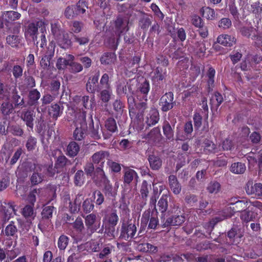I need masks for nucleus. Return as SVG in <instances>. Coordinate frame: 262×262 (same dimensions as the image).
Returning <instances> with one entry per match:
<instances>
[{"instance_id": "1", "label": "nucleus", "mask_w": 262, "mask_h": 262, "mask_svg": "<svg viewBox=\"0 0 262 262\" xmlns=\"http://www.w3.org/2000/svg\"><path fill=\"white\" fill-rule=\"evenodd\" d=\"M53 33L55 36L58 45L62 48L64 49H69L72 46V41H71L72 37L71 33L63 32L61 33H56V30L53 28L52 29Z\"/></svg>"}, {"instance_id": "2", "label": "nucleus", "mask_w": 262, "mask_h": 262, "mask_svg": "<svg viewBox=\"0 0 262 262\" xmlns=\"http://www.w3.org/2000/svg\"><path fill=\"white\" fill-rule=\"evenodd\" d=\"M55 45L51 43L48 48L46 54L42 56L40 61V66L44 70H49L53 67L52 58L54 55Z\"/></svg>"}, {"instance_id": "3", "label": "nucleus", "mask_w": 262, "mask_h": 262, "mask_svg": "<svg viewBox=\"0 0 262 262\" xmlns=\"http://www.w3.org/2000/svg\"><path fill=\"white\" fill-rule=\"evenodd\" d=\"M176 104L173 101V94L172 92L166 93L160 99L159 105L161 106V111L164 112L171 110Z\"/></svg>"}, {"instance_id": "4", "label": "nucleus", "mask_w": 262, "mask_h": 262, "mask_svg": "<svg viewBox=\"0 0 262 262\" xmlns=\"http://www.w3.org/2000/svg\"><path fill=\"white\" fill-rule=\"evenodd\" d=\"M80 117L82 120L80 122V126H77L73 133V137L75 140L78 141H80L85 137L86 132L88 129L85 113H82Z\"/></svg>"}, {"instance_id": "5", "label": "nucleus", "mask_w": 262, "mask_h": 262, "mask_svg": "<svg viewBox=\"0 0 262 262\" xmlns=\"http://www.w3.org/2000/svg\"><path fill=\"white\" fill-rule=\"evenodd\" d=\"M44 22L39 20L37 21L36 23H31L28 25L25 30V36H28L32 38L33 41L35 42L37 40V34L38 32V28L43 25Z\"/></svg>"}, {"instance_id": "6", "label": "nucleus", "mask_w": 262, "mask_h": 262, "mask_svg": "<svg viewBox=\"0 0 262 262\" xmlns=\"http://www.w3.org/2000/svg\"><path fill=\"white\" fill-rule=\"evenodd\" d=\"M99 77V71L96 72L95 75L89 78L86 84V89L88 92L90 93H94L95 91H98L100 90L98 84Z\"/></svg>"}, {"instance_id": "7", "label": "nucleus", "mask_w": 262, "mask_h": 262, "mask_svg": "<svg viewBox=\"0 0 262 262\" xmlns=\"http://www.w3.org/2000/svg\"><path fill=\"white\" fill-rule=\"evenodd\" d=\"M115 26L116 29V34H118V38L117 39V42L115 46V49L117 48L118 42L119 40L120 35L124 31H128L129 27L127 25H125L123 18L121 17H118L115 21Z\"/></svg>"}, {"instance_id": "8", "label": "nucleus", "mask_w": 262, "mask_h": 262, "mask_svg": "<svg viewBox=\"0 0 262 262\" xmlns=\"http://www.w3.org/2000/svg\"><path fill=\"white\" fill-rule=\"evenodd\" d=\"M252 181H248L245 187V190L248 194H255L260 196H262V184L255 183L253 186Z\"/></svg>"}, {"instance_id": "9", "label": "nucleus", "mask_w": 262, "mask_h": 262, "mask_svg": "<svg viewBox=\"0 0 262 262\" xmlns=\"http://www.w3.org/2000/svg\"><path fill=\"white\" fill-rule=\"evenodd\" d=\"M103 163V162H102L101 164L96 168V173L92 179V180L95 184H97L98 182L102 184L105 183V182L109 180L102 169Z\"/></svg>"}, {"instance_id": "10", "label": "nucleus", "mask_w": 262, "mask_h": 262, "mask_svg": "<svg viewBox=\"0 0 262 262\" xmlns=\"http://www.w3.org/2000/svg\"><path fill=\"white\" fill-rule=\"evenodd\" d=\"M185 221V217L183 215H173L168 217L162 227L180 226Z\"/></svg>"}, {"instance_id": "11", "label": "nucleus", "mask_w": 262, "mask_h": 262, "mask_svg": "<svg viewBox=\"0 0 262 262\" xmlns=\"http://www.w3.org/2000/svg\"><path fill=\"white\" fill-rule=\"evenodd\" d=\"M35 114L33 111L27 110L23 111L21 114V119L26 122L27 127L30 128L32 130L33 128Z\"/></svg>"}, {"instance_id": "12", "label": "nucleus", "mask_w": 262, "mask_h": 262, "mask_svg": "<svg viewBox=\"0 0 262 262\" xmlns=\"http://www.w3.org/2000/svg\"><path fill=\"white\" fill-rule=\"evenodd\" d=\"M148 161L149 163L150 168L152 170H158L161 168L162 165V160L161 158L154 155H149L148 157Z\"/></svg>"}, {"instance_id": "13", "label": "nucleus", "mask_w": 262, "mask_h": 262, "mask_svg": "<svg viewBox=\"0 0 262 262\" xmlns=\"http://www.w3.org/2000/svg\"><path fill=\"white\" fill-rule=\"evenodd\" d=\"M226 236L231 242L233 243L235 238H241L243 236V234L241 232V229L238 226L233 225L227 232Z\"/></svg>"}, {"instance_id": "14", "label": "nucleus", "mask_w": 262, "mask_h": 262, "mask_svg": "<svg viewBox=\"0 0 262 262\" xmlns=\"http://www.w3.org/2000/svg\"><path fill=\"white\" fill-rule=\"evenodd\" d=\"M217 42L226 47H231L236 42L234 36L225 34L221 35L217 38Z\"/></svg>"}, {"instance_id": "15", "label": "nucleus", "mask_w": 262, "mask_h": 262, "mask_svg": "<svg viewBox=\"0 0 262 262\" xmlns=\"http://www.w3.org/2000/svg\"><path fill=\"white\" fill-rule=\"evenodd\" d=\"M55 209V207L53 206H44L41 212V221H47V224H50Z\"/></svg>"}, {"instance_id": "16", "label": "nucleus", "mask_w": 262, "mask_h": 262, "mask_svg": "<svg viewBox=\"0 0 262 262\" xmlns=\"http://www.w3.org/2000/svg\"><path fill=\"white\" fill-rule=\"evenodd\" d=\"M24 83L19 86L23 90L29 89L35 86V80L33 76L28 74L25 71L24 73Z\"/></svg>"}, {"instance_id": "17", "label": "nucleus", "mask_w": 262, "mask_h": 262, "mask_svg": "<svg viewBox=\"0 0 262 262\" xmlns=\"http://www.w3.org/2000/svg\"><path fill=\"white\" fill-rule=\"evenodd\" d=\"M247 202H246L244 200H238L235 201V202H231L230 203L231 205L233 206H230L229 207L230 209L232 211V215L235 212H243L244 210H246L245 208L247 207Z\"/></svg>"}, {"instance_id": "18", "label": "nucleus", "mask_w": 262, "mask_h": 262, "mask_svg": "<svg viewBox=\"0 0 262 262\" xmlns=\"http://www.w3.org/2000/svg\"><path fill=\"white\" fill-rule=\"evenodd\" d=\"M168 182L172 192L176 194H179L181 190V186L177 177L174 175H170L168 177Z\"/></svg>"}, {"instance_id": "19", "label": "nucleus", "mask_w": 262, "mask_h": 262, "mask_svg": "<svg viewBox=\"0 0 262 262\" xmlns=\"http://www.w3.org/2000/svg\"><path fill=\"white\" fill-rule=\"evenodd\" d=\"M147 108V104L146 102H139L137 103L135 106L136 114L134 115V116H136V118L139 120H142L144 113Z\"/></svg>"}, {"instance_id": "20", "label": "nucleus", "mask_w": 262, "mask_h": 262, "mask_svg": "<svg viewBox=\"0 0 262 262\" xmlns=\"http://www.w3.org/2000/svg\"><path fill=\"white\" fill-rule=\"evenodd\" d=\"M246 169V165L242 162H234L231 164L230 170L232 173L237 174H243Z\"/></svg>"}, {"instance_id": "21", "label": "nucleus", "mask_w": 262, "mask_h": 262, "mask_svg": "<svg viewBox=\"0 0 262 262\" xmlns=\"http://www.w3.org/2000/svg\"><path fill=\"white\" fill-rule=\"evenodd\" d=\"M110 157V153L106 151L100 150L95 152L92 157V161L95 164H98L104 159H107Z\"/></svg>"}, {"instance_id": "22", "label": "nucleus", "mask_w": 262, "mask_h": 262, "mask_svg": "<svg viewBox=\"0 0 262 262\" xmlns=\"http://www.w3.org/2000/svg\"><path fill=\"white\" fill-rule=\"evenodd\" d=\"M63 110V106H60L56 103L52 104L50 108H49V113L52 118L57 119V118L62 113Z\"/></svg>"}, {"instance_id": "23", "label": "nucleus", "mask_w": 262, "mask_h": 262, "mask_svg": "<svg viewBox=\"0 0 262 262\" xmlns=\"http://www.w3.org/2000/svg\"><path fill=\"white\" fill-rule=\"evenodd\" d=\"M116 59V55L114 52L104 53L100 58L102 64H110L114 63Z\"/></svg>"}, {"instance_id": "24", "label": "nucleus", "mask_w": 262, "mask_h": 262, "mask_svg": "<svg viewBox=\"0 0 262 262\" xmlns=\"http://www.w3.org/2000/svg\"><path fill=\"white\" fill-rule=\"evenodd\" d=\"M142 79L143 81L141 82H139L137 86V91L140 92L144 96H146L150 89L149 83L147 79L144 78H142Z\"/></svg>"}, {"instance_id": "25", "label": "nucleus", "mask_w": 262, "mask_h": 262, "mask_svg": "<svg viewBox=\"0 0 262 262\" xmlns=\"http://www.w3.org/2000/svg\"><path fill=\"white\" fill-rule=\"evenodd\" d=\"M163 134L167 140H173L174 132L169 123L166 121L162 126Z\"/></svg>"}, {"instance_id": "26", "label": "nucleus", "mask_w": 262, "mask_h": 262, "mask_svg": "<svg viewBox=\"0 0 262 262\" xmlns=\"http://www.w3.org/2000/svg\"><path fill=\"white\" fill-rule=\"evenodd\" d=\"M147 137L154 142H159L162 139L160 128L158 127L154 128L148 133Z\"/></svg>"}, {"instance_id": "27", "label": "nucleus", "mask_w": 262, "mask_h": 262, "mask_svg": "<svg viewBox=\"0 0 262 262\" xmlns=\"http://www.w3.org/2000/svg\"><path fill=\"white\" fill-rule=\"evenodd\" d=\"M257 216V214L256 213H255L254 211L246 209L244 210L242 213L241 217L244 222L248 223L250 221H254Z\"/></svg>"}, {"instance_id": "28", "label": "nucleus", "mask_w": 262, "mask_h": 262, "mask_svg": "<svg viewBox=\"0 0 262 262\" xmlns=\"http://www.w3.org/2000/svg\"><path fill=\"white\" fill-rule=\"evenodd\" d=\"M166 75H161L160 76H152V82L155 91H159L163 87V81Z\"/></svg>"}, {"instance_id": "29", "label": "nucleus", "mask_w": 262, "mask_h": 262, "mask_svg": "<svg viewBox=\"0 0 262 262\" xmlns=\"http://www.w3.org/2000/svg\"><path fill=\"white\" fill-rule=\"evenodd\" d=\"M79 149V146L76 142H71L67 149L68 155L71 157L76 156L78 153Z\"/></svg>"}, {"instance_id": "30", "label": "nucleus", "mask_w": 262, "mask_h": 262, "mask_svg": "<svg viewBox=\"0 0 262 262\" xmlns=\"http://www.w3.org/2000/svg\"><path fill=\"white\" fill-rule=\"evenodd\" d=\"M40 96V93L36 89L30 91L29 93V100L28 104L32 106L37 104L38 100L39 99Z\"/></svg>"}, {"instance_id": "31", "label": "nucleus", "mask_w": 262, "mask_h": 262, "mask_svg": "<svg viewBox=\"0 0 262 262\" xmlns=\"http://www.w3.org/2000/svg\"><path fill=\"white\" fill-rule=\"evenodd\" d=\"M135 178L136 181H137V179L138 178V175L136 171L132 169H128L125 171L124 174V182L127 184L130 183V182L133 180L134 178Z\"/></svg>"}, {"instance_id": "32", "label": "nucleus", "mask_w": 262, "mask_h": 262, "mask_svg": "<svg viewBox=\"0 0 262 262\" xmlns=\"http://www.w3.org/2000/svg\"><path fill=\"white\" fill-rule=\"evenodd\" d=\"M76 11L74 5H71L68 6L64 12V15L66 18L68 19H73L77 17L78 15Z\"/></svg>"}, {"instance_id": "33", "label": "nucleus", "mask_w": 262, "mask_h": 262, "mask_svg": "<svg viewBox=\"0 0 262 262\" xmlns=\"http://www.w3.org/2000/svg\"><path fill=\"white\" fill-rule=\"evenodd\" d=\"M10 132L15 136H22L24 130L18 124L8 125L7 127V133Z\"/></svg>"}, {"instance_id": "34", "label": "nucleus", "mask_w": 262, "mask_h": 262, "mask_svg": "<svg viewBox=\"0 0 262 262\" xmlns=\"http://www.w3.org/2000/svg\"><path fill=\"white\" fill-rule=\"evenodd\" d=\"M168 198L167 195H163L158 203V207L159 210L161 211L162 216L164 215V213L168 208Z\"/></svg>"}, {"instance_id": "35", "label": "nucleus", "mask_w": 262, "mask_h": 262, "mask_svg": "<svg viewBox=\"0 0 262 262\" xmlns=\"http://www.w3.org/2000/svg\"><path fill=\"white\" fill-rule=\"evenodd\" d=\"M2 114L4 116H9L14 111V107L12 103L9 101L4 102L1 107Z\"/></svg>"}, {"instance_id": "36", "label": "nucleus", "mask_w": 262, "mask_h": 262, "mask_svg": "<svg viewBox=\"0 0 262 262\" xmlns=\"http://www.w3.org/2000/svg\"><path fill=\"white\" fill-rule=\"evenodd\" d=\"M38 169H36L30 180L32 185H36L39 183H41L44 179L43 174L41 172H38Z\"/></svg>"}, {"instance_id": "37", "label": "nucleus", "mask_w": 262, "mask_h": 262, "mask_svg": "<svg viewBox=\"0 0 262 262\" xmlns=\"http://www.w3.org/2000/svg\"><path fill=\"white\" fill-rule=\"evenodd\" d=\"M7 43L13 48H17L20 41V37L17 35H9L6 37Z\"/></svg>"}, {"instance_id": "38", "label": "nucleus", "mask_w": 262, "mask_h": 262, "mask_svg": "<svg viewBox=\"0 0 262 262\" xmlns=\"http://www.w3.org/2000/svg\"><path fill=\"white\" fill-rule=\"evenodd\" d=\"M96 216L94 214H91L85 217V223L86 226L90 229L91 232H93L97 230L96 226H93L96 221Z\"/></svg>"}, {"instance_id": "39", "label": "nucleus", "mask_w": 262, "mask_h": 262, "mask_svg": "<svg viewBox=\"0 0 262 262\" xmlns=\"http://www.w3.org/2000/svg\"><path fill=\"white\" fill-rule=\"evenodd\" d=\"M126 97L127 99L129 116L132 118L134 117V115L136 114L135 106L136 103H135V100L133 97V95L127 94Z\"/></svg>"}, {"instance_id": "40", "label": "nucleus", "mask_w": 262, "mask_h": 262, "mask_svg": "<svg viewBox=\"0 0 262 262\" xmlns=\"http://www.w3.org/2000/svg\"><path fill=\"white\" fill-rule=\"evenodd\" d=\"M102 184L103 185L102 191L104 193L105 196L108 197H115L116 194V192L113 190V187L110 183V180Z\"/></svg>"}, {"instance_id": "41", "label": "nucleus", "mask_w": 262, "mask_h": 262, "mask_svg": "<svg viewBox=\"0 0 262 262\" xmlns=\"http://www.w3.org/2000/svg\"><path fill=\"white\" fill-rule=\"evenodd\" d=\"M74 184L76 186H81L84 183V174L82 170H78L74 176Z\"/></svg>"}, {"instance_id": "42", "label": "nucleus", "mask_w": 262, "mask_h": 262, "mask_svg": "<svg viewBox=\"0 0 262 262\" xmlns=\"http://www.w3.org/2000/svg\"><path fill=\"white\" fill-rule=\"evenodd\" d=\"M204 150L206 154L215 153L217 151L216 145L212 141L206 139L204 142Z\"/></svg>"}, {"instance_id": "43", "label": "nucleus", "mask_w": 262, "mask_h": 262, "mask_svg": "<svg viewBox=\"0 0 262 262\" xmlns=\"http://www.w3.org/2000/svg\"><path fill=\"white\" fill-rule=\"evenodd\" d=\"M151 18L152 16L149 17L148 16L145 15L141 17L139 21V26L141 29L144 31H147L149 26L151 24Z\"/></svg>"}, {"instance_id": "44", "label": "nucleus", "mask_w": 262, "mask_h": 262, "mask_svg": "<svg viewBox=\"0 0 262 262\" xmlns=\"http://www.w3.org/2000/svg\"><path fill=\"white\" fill-rule=\"evenodd\" d=\"M72 162L68 160L64 156H59L55 162V168H62L66 165H70Z\"/></svg>"}, {"instance_id": "45", "label": "nucleus", "mask_w": 262, "mask_h": 262, "mask_svg": "<svg viewBox=\"0 0 262 262\" xmlns=\"http://www.w3.org/2000/svg\"><path fill=\"white\" fill-rule=\"evenodd\" d=\"M228 163L227 157L224 154H221L217 155V158L214 160V164L217 167L226 166Z\"/></svg>"}, {"instance_id": "46", "label": "nucleus", "mask_w": 262, "mask_h": 262, "mask_svg": "<svg viewBox=\"0 0 262 262\" xmlns=\"http://www.w3.org/2000/svg\"><path fill=\"white\" fill-rule=\"evenodd\" d=\"M84 170L87 177H90L92 179L96 173V168L94 163L92 162L87 163L84 167Z\"/></svg>"}, {"instance_id": "47", "label": "nucleus", "mask_w": 262, "mask_h": 262, "mask_svg": "<svg viewBox=\"0 0 262 262\" xmlns=\"http://www.w3.org/2000/svg\"><path fill=\"white\" fill-rule=\"evenodd\" d=\"M232 216V214L226 213L225 211H222L221 214L217 216L213 217L211 221L213 223H211L214 226L218 223L225 219L230 218Z\"/></svg>"}, {"instance_id": "48", "label": "nucleus", "mask_w": 262, "mask_h": 262, "mask_svg": "<svg viewBox=\"0 0 262 262\" xmlns=\"http://www.w3.org/2000/svg\"><path fill=\"white\" fill-rule=\"evenodd\" d=\"M221 189V185L217 181H211L208 184L207 190L210 193H217Z\"/></svg>"}, {"instance_id": "49", "label": "nucleus", "mask_w": 262, "mask_h": 262, "mask_svg": "<svg viewBox=\"0 0 262 262\" xmlns=\"http://www.w3.org/2000/svg\"><path fill=\"white\" fill-rule=\"evenodd\" d=\"M139 248H140V250L141 251L143 252H151L156 253L158 251V248L157 247L149 243L140 244L139 245Z\"/></svg>"}, {"instance_id": "50", "label": "nucleus", "mask_w": 262, "mask_h": 262, "mask_svg": "<svg viewBox=\"0 0 262 262\" xmlns=\"http://www.w3.org/2000/svg\"><path fill=\"white\" fill-rule=\"evenodd\" d=\"M105 126L108 130L113 133L115 132L117 128L116 120L112 117L108 118L106 120Z\"/></svg>"}, {"instance_id": "51", "label": "nucleus", "mask_w": 262, "mask_h": 262, "mask_svg": "<svg viewBox=\"0 0 262 262\" xmlns=\"http://www.w3.org/2000/svg\"><path fill=\"white\" fill-rule=\"evenodd\" d=\"M159 120V113L157 110L152 111V112L150 116V118H147L146 123L148 126L155 125Z\"/></svg>"}, {"instance_id": "52", "label": "nucleus", "mask_w": 262, "mask_h": 262, "mask_svg": "<svg viewBox=\"0 0 262 262\" xmlns=\"http://www.w3.org/2000/svg\"><path fill=\"white\" fill-rule=\"evenodd\" d=\"M74 6L75 7L76 11H78V12H77L78 15L85 13L86 9L88 8L86 5V3L83 0H79Z\"/></svg>"}, {"instance_id": "53", "label": "nucleus", "mask_w": 262, "mask_h": 262, "mask_svg": "<svg viewBox=\"0 0 262 262\" xmlns=\"http://www.w3.org/2000/svg\"><path fill=\"white\" fill-rule=\"evenodd\" d=\"M95 203L98 205H101L104 200V198L102 193L98 190H95L93 193Z\"/></svg>"}, {"instance_id": "54", "label": "nucleus", "mask_w": 262, "mask_h": 262, "mask_svg": "<svg viewBox=\"0 0 262 262\" xmlns=\"http://www.w3.org/2000/svg\"><path fill=\"white\" fill-rule=\"evenodd\" d=\"M148 184L146 181L144 180L142 182L141 189H140V193L142 196V198L144 200H146L148 196V193H149V190H148Z\"/></svg>"}, {"instance_id": "55", "label": "nucleus", "mask_w": 262, "mask_h": 262, "mask_svg": "<svg viewBox=\"0 0 262 262\" xmlns=\"http://www.w3.org/2000/svg\"><path fill=\"white\" fill-rule=\"evenodd\" d=\"M213 223L211 221L208 223L204 224L203 227L206 230V235L205 236V238L209 239H213V237L211 236V232L214 229V225L212 224Z\"/></svg>"}, {"instance_id": "56", "label": "nucleus", "mask_w": 262, "mask_h": 262, "mask_svg": "<svg viewBox=\"0 0 262 262\" xmlns=\"http://www.w3.org/2000/svg\"><path fill=\"white\" fill-rule=\"evenodd\" d=\"M17 232V229L14 225V222L12 221L6 227L5 234L7 236H13Z\"/></svg>"}, {"instance_id": "57", "label": "nucleus", "mask_w": 262, "mask_h": 262, "mask_svg": "<svg viewBox=\"0 0 262 262\" xmlns=\"http://www.w3.org/2000/svg\"><path fill=\"white\" fill-rule=\"evenodd\" d=\"M252 12L255 15H260L262 13V4L259 2L253 3L251 5Z\"/></svg>"}, {"instance_id": "58", "label": "nucleus", "mask_w": 262, "mask_h": 262, "mask_svg": "<svg viewBox=\"0 0 262 262\" xmlns=\"http://www.w3.org/2000/svg\"><path fill=\"white\" fill-rule=\"evenodd\" d=\"M60 83L58 80H53L50 83V91L53 95H57L58 94V91L60 88Z\"/></svg>"}, {"instance_id": "59", "label": "nucleus", "mask_w": 262, "mask_h": 262, "mask_svg": "<svg viewBox=\"0 0 262 262\" xmlns=\"http://www.w3.org/2000/svg\"><path fill=\"white\" fill-rule=\"evenodd\" d=\"M12 98L15 103V106L19 105H23L24 104V99H22L20 101L19 99L20 98V96L18 95L17 90L15 88L12 92Z\"/></svg>"}, {"instance_id": "60", "label": "nucleus", "mask_w": 262, "mask_h": 262, "mask_svg": "<svg viewBox=\"0 0 262 262\" xmlns=\"http://www.w3.org/2000/svg\"><path fill=\"white\" fill-rule=\"evenodd\" d=\"M94 206L92 201L90 199H87L83 202L82 208L84 212L89 213L93 209Z\"/></svg>"}, {"instance_id": "61", "label": "nucleus", "mask_w": 262, "mask_h": 262, "mask_svg": "<svg viewBox=\"0 0 262 262\" xmlns=\"http://www.w3.org/2000/svg\"><path fill=\"white\" fill-rule=\"evenodd\" d=\"M223 150H231L234 148V143L231 140L228 138L224 140L221 144Z\"/></svg>"}, {"instance_id": "62", "label": "nucleus", "mask_w": 262, "mask_h": 262, "mask_svg": "<svg viewBox=\"0 0 262 262\" xmlns=\"http://www.w3.org/2000/svg\"><path fill=\"white\" fill-rule=\"evenodd\" d=\"M70 63L69 61L66 58H59L56 63V67L58 70H64L70 65Z\"/></svg>"}, {"instance_id": "63", "label": "nucleus", "mask_w": 262, "mask_h": 262, "mask_svg": "<svg viewBox=\"0 0 262 262\" xmlns=\"http://www.w3.org/2000/svg\"><path fill=\"white\" fill-rule=\"evenodd\" d=\"M36 138L32 136L29 137L26 144L28 150L32 151L34 150L36 147Z\"/></svg>"}, {"instance_id": "64", "label": "nucleus", "mask_w": 262, "mask_h": 262, "mask_svg": "<svg viewBox=\"0 0 262 262\" xmlns=\"http://www.w3.org/2000/svg\"><path fill=\"white\" fill-rule=\"evenodd\" d=\"M12 72L13 76L15 79H18L24 75L23 69L19 65L14 66L13 68Z\"/></svg>"}]
</instances>
